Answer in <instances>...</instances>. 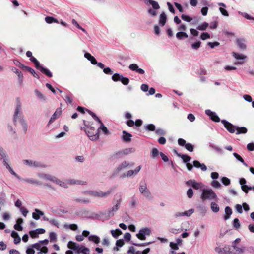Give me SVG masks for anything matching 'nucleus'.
Segmentation results:
<instances>
[{
    "mask_svg": "<svg viewBox=\"0 0 254 254\" xmlns=\"http://www.w3.org/2000/svg\"><path fill=\"white\" fill-rule=\"evenodd\" d=\"M236 130L237 131L236 134H245L247 132V129L245 127H236Z\"/></svg>",
    "mask_w": 254,
    "mask_h": 254,
    "instance_id": "nucleus-35",
    "label": "nucleus"
},
{
    "mask_svg": "<svg viewBox=\"0 0 254 254\" xmlns=\"http://www.w3.org/2000/svg\"><path fill=\"white\" fill-rule=\"evenodd\" d=\"M140 192L147 199H152L153 196L151 193L148 189L145 183H140L139 187Z\"/></svg>",
    "mask_w": 254,
    "mask_h": 254,
    "instance_id": "nucleus-6",
    "label": "nucleus"
},
{
    "mask_svg": "<svg viewBox=\"0 0 254 254\" xmlns=\"http://www.w3.org/2000/svg\"><path fill=\"white\" fill-rule=\"evenodd\" d=\"M129 68L132 70L135 71L137 73L143 74L144 73V70L141 68H139L138 66L135 64H132L129 66Z\"/></svg>",
    "mask_w": 254,
    "mask_h": 254,
    "instance_id": "nucleus-19",
    "label": "nucleus"
},
{
    "mask_svg": "<svg viewBox=\"0 0 254 254\" xmlns=\"http://www.w3.org/2000/svg\"><path fill=\"white\" fill-rule=\"evenodd\" d=\"M221 123L230 133H233L235 132L236 126L233 125L231 123L225 120H221Z\"/></svg>",
    "mask_w": 254,
    "mask_h": 254,
    "instance_id": "nucleus-11",
    "label": "nucleus"
},
{
    "mask_svg": "<svg viewBox=\"0 0 254 254\" xmlns=\"http://www.w3.org/2000/svg\"><path fill=\"white\" fill-rule=\"evenodd\" d=\"M17 76L18 78V82L20 86L22 85L23 83V76L22 72L20 71L17 74Z\"/></svg>",
    "mask_w": 254,
    "mask_h": 254,
    "instance_id": "nucleus-53",
    "label": "nucleus"
},
{
    "mask_svg": "<svg viewBox=\"0 0 254 254\" xmlns=\"http://www.w3.org/2000/svg\"><path fill=\"white\" fill-rule=\"evenodd\" d=\"M193 165L196 168H200L203 171H205L207 170L206 166L203 163H200L197 160H195L193 162Z\"/></svg>",
    "mask_w": 254,
    "mask_h": 254,
    "instance_id": "nucleus-21",
    "label": "nucleus"
},
{
    "mask_svg": "<svg viewBox=\"0 0 254 254\" xmlns=\"http://www.w3.org/2000/svg\"><path fill=\"white\" fill-rule=\"evenodd\" d=\"M210 37V34L207 32H203L200 35V38L202 40H205L206 39H209Z\"/></svg>",
    "mask_w": 254,
    "mask_h": 254,
    "instance_id": "nucleus-57",
    "label": "nucleus"
},
{
    "mask_svg": "<svg viewBox=\"0 0 254 254\" xmlns=\"http://www.w3.org/2000/svg\"><path fill=\"white\" fill-rule=\"evenodd\" d=\"M186 184L189 186H191L194 189L198 190L202 187L203 185L202 183L197 182L194 180H189L186 182Z\"/></svg>",
    "mask_w": 254,
    "mask_h": 254,
    "instance_id": "nucleus-12",
    "label": "nucleus"
},
{
    "mask_svg": "<svg viewBox=\"0 0 254 254\" xmlns=\"http://www.w3.org/2000/svg\"><path fill=\"white\" fill-rule=\"evenodd\" d=\"M20 122L24 132L26 133L27 131L28 126L26 120L24 119L22 110V103L20 98L17 97L16 99V105L13 116V122L14 125L16 124L17 121Z\"/></svg>",
    "mask_w": 254,
    "mask_h": 254,
    "instance_id": "nucleus-1",
    "label": "nucleus"
},
{
    "mask_svg": "<svg viewBox=\"0 0 254 254\" xmlns=\"http://www.w3.org/2000/svg\"><path fill=\"white\" fill-rule=\"evenodd\" d=\"M167 21V16L164 12L161 13L159 16V24L161 26L165 25Z\"/></svg>",
    "mask_w": 254,
    "mask_h": 254,
    "instance_id": "nucleus-22",
    "label": "nucleus"
},
{
    "mask_svg": "<svg viewBox=\"0 0 254 254\" xmlns=\"http://www.w3.org/2000/svg\"><path fill=\"white\" fill-rule=\"evenodd\" d=\"M211 209L213 212L217 213L219 211V207L217 203L212 202L211 203Z\"/></svg>",
    "mask_w": 254,
    "mask_h": 254,
    "instance_id": "nucleus-38",
    "label": "nucleus"
},
{
    "mask_svg": "<svg viewBox=\"0 0 254 254\" xmlns=\"http://www.w3.org/2000/svg\"><path fill=\"white\" fill-rule=\"evenodd\" d=\"M141 166H138L134 170H130L126 172V174L123 175V177H130L133 175H136L141 170Z\"/></svg>",
    "mask_w": 254,
    "mask_h": 254,
    "instance_id": "nucleus-15",
    "label": "nucleus"
},
{
    "mask_svg": "<svg viewBox=\"0 0 254 254\" xmlns=\"http://www.w3.org/2000/svg\"><path fill=\"white\" fill-rule=\"evenodd\" d=\"M67 247L68 248L74 250L76 254H79L80 253L81 247L78 244L72 241H69L67 244Z\"/></svg>",
    "mask_w": 254,
    "mask_h": 254,
    "instance_id": "nucleus-13",
    "label": "nucleus"
},
{
    "mask_svg": "<svg viewBox=\"0 0 254 254\" xmlns=\"http://www.w3.org/2000/svg\"><path fill=\"white\" fill-rule=\"evenodd\" d=\"M225 213L226 215L224 216V219L225 220H226L230 218L232 213V210L229 206H227L225 208Z\"/></svg>",
    "mask_w": 254,
    "mask_h": 254,
    "instance_id": "nucleus-26",
    "label": "nucleus"
},
{
    "mask_svg": "<svg viewBox=\"0 0 254 254\" xmlns=\"http://www.w3.org/2000/svg\"><path fill=\"white\" fill-rule=\"evenodd\" d=\"M84 57L87 58L93 64H96L97 61L95 58L89 53H85Z\"/></svg>",
    "mask_w": 254,
    "mask_h": 254,
    "instance_id": "nucleus-27",
    "label": "nucleus"
},
{
    "mask_svg": "<svg viewBox=\"0 0 254 254\" xmlns=\"http://www.w3.org/2000/svg\"><path fill=\"white\" fill-rule=\"evenodd\" d=\"M177 155L178 157H181L183 159L184 163H188V162H189L191 160V157L186 154H181L180 153H177Z\"/></svg>",
    "mask_w": 254,
    "mask_h": 254,
    "instance_id": "nucleus-28",
    "label": "nucleus"
},
{
    "mask_svg": "<svg viewBox=\"0 0 254 254\" xmlns=\"http://www.w3.org/2000/svg\"><path fill=\"white\" fill-rule=\"evenodd\" d=\"M111 233L113 237L115 238H117L119 235L122 234V231L119 229H117L115 230H112L111 231Z\"/></svg>",
    "mask_w": 254,
    "mask_h": 254,
    "instance_id": "nucleus-33",
    "label": "nucleus"
},
{
    "mask_svg": "<svg viewBox=\"0 0 254 254\" xmlns=\"http://www.w3.org/2000/svg\"><path fill=\"white\" fill-rule=\"evenodd\" d=\"M123 134L124 135L122 136V138L124 141L126 142H130L131 141V138L132 137L131 134L126 131H123Z\"/></svg>",
    "mask_w": 254,
    "mask_h": 254,
    "instance_id": "nucleus-24",
    "label": "nucleus"
},
{
    "mask_svg": "<svg viewBox=\"0 0 254 254\" xmlns=\"http://www.w3.org/2000/svg\"><path fill=\"white\" fill-rule=\"evenodd\" d=\"M45 21L47 23H52L53 22H58L57 19L54 18L53 17L47 16L45 18Z\"/></svg>",
    "mask_w": 254,
    "mask_h": 254,
    "instance_id": "nucleus-43",
    "label": "nucleus"
},
{
    "mask_svg": "<svg viewBox=\"0 0 254 254\" xmlns=\"http://www.w3.org/2000/svg\"><path fill=\"white\" fill-rule=\"evenodd\" d=\"M34 92L36 94L37 97L42 101H45L46 100V97L43 95V94L37 89L34 90Z\"/></svg>",
    "mask_w": 254,
    "mask_h": 254,
    "instance_id": "nucleus-32",
    "label": "nucleus"
},
{
    "mask_svg": "<svg viewBox=\"0 0 254 254\" xmlns=\"http://www.w3.org/2000/svg\"><path fill=\"white\" fill-rule=\"evenodd\" d=\"M80 253L83 254H89L90 250L88 248L85 247L83 246H81Z\"/></svg>",
    "mask_w": 254,
    "mask_h": 254,
    "instance_id": "nucleus-49",
    "label": "nucleus"
},
{
    "mask_svg": "<svg viewBox=\"0 0 254 254\" xmlns=\"http://www.w3.org/2000/svg\"><path fill=\"white\" fill-rule=\"evenodd\" d=\"M245 40L244 38H237L236 40V43L239 49L241 50H246L247 45L245 44Z\"/></svg>",
    "mask_w": 254,
    "mask_h": 254,
    "instance_id": "nucleus-18",
    "label": "nucleus"
},
{
    "mask_svg": "<svg viewBox=\"0 0 254 254\" xmlns=\"http://www.w3.org/2000/svg\"><path fill=\"white\" fill-rule=\"evenodd\" d=\"M239 13L241 14L244 18L247 19L254 20V17H251L247 13L239 12Z\"/></svg>",
    "mask_w": 254,
    "mask_h": 254,
    "instance_id": "nucleus-54",
    "label": "nucleus"
},
{
    "mask_svg": "<svg viewBox=\"0 0 254 254\" xmlns=\"http://www.w3.org/2000/svg\"><path fill=\"white\" fill-rule=\"evenodd\" d=\"M207 45L211 48H214L215 47L218 46L220 45V43L218 42H209L207 43Z\"/></svg>",
    "mask_w": 254,
    "mask_h": 254,
    "instance_id": "nucleus-59",
    "label": "nucleus"
},
{
    "mask_svg": "<svg viewBox=\"0 0 254 254\" xmlns=\"http://www.w3.org/2000/svg\"><path fill=\"white\" fill-rule=\"evenodd\" d=\"M205 113L210 118L215 122H219L220 121L219 117L217 116L216 113L211 111L210 110H205Z\"/></svg>",
    "mask_w": 254,
    "mask_h": 254,
    "instance_id": "nucleus-14",
    "label": "nucleus"
},
{
    "mask_svg": "<svg viewBox=\"0 0 254 254\" xmlns=\"http://www.w3.org/2000/svg\"><path fill=\"white\" fill-rule=\"evenodd\" d=\"M43 215H44V213L38 209H35V212L32 213V217L35 220H39L40 216Z\"/></svg>",
    "mask_w": 254,
    "mask_h": 254,
    "instance_id": "nucleus-23",
    "label": "nucleus"
},
{
    "mask_svg": "<svg viewBox=\"0 0 254 254\" xmlns=\"http://www.w3.org/2000/svg\"><path fill=\"white\" fill-rule=\"evenodd\" d=\"M122 199L121 198V196H120V198L116 201V204L112 207L111 208H110L108 210V216L109 217H113L114 215V212H116L120 207V205Z\"/></svg>",
    "mask_w": 254,
    "mask_h": 254,
    "instance_id": "nucleus-10",
    "label": "nucleus"
},
{
    "mask_svg": "<svg viewBox=\"0 0 254 254\" xmlns=\"http://www.w3.org/2000/svg\"><path fill=\"white\" fill-rule=\"evenodd\" d=\"M211 186L214 188H218L221 186L220 183L218 181L214 180L211 182Z\"/></svg>",
    "mask_w": 254,
    "mask_h": 254,
    "instance_id": "nucleus-64",
    "label": "nucleus"
},
{
    "mask_svg": "<svg viewBox=\"0 0 254 254\" xmlns=\"http://www.w3.org/2000/svg\"><path fill=\"white\" fill-rule=\"evenodd\" d=\"M159 153H160L159 152L158 149L156 148H153L152 150L151 157L153 158H155L158 155Z\"/></svg>",
    "mask_w": 254,
    "mask_h": 254,
    "instance_id": "nucleus-55",
    "label": "nucleus"
},
{
    "mask_svg": "<svg viewBox=\"0 0 254 254\" xmlns=\"http://www.w3.org/2000/svg\"><path fill=\"white\" fill-rule=\"evenodd\" d=\"M25 69L27 70H28L30 73H31L33 75V76L34 77H35L37 79L39 78V76L38 75V74L37 73H36V72L33 68L28 66V67H26Z\"/></svg>",
    "mask_w": 254,
    "mask_h": 254,
    "instance_id": "nucleus-42",
    "label": "nucleus"
},
{
    "mask_svg": "<svg viewBox=\"0 0 254 254\" xmlns=\"http://www.w3.org/2000/svg\"><path fill=\"white\" fill-rule=\"evenodd\" d=\"M176 37L179 40H182L183 38H187L188 37V34L184 32L180 31L177 33Z\"/></svg>",
    "mask_w": 254,
    "mask_h": 254,
    "instance_id": "nucleus-30",
    "label": "nucleus"
},
{
    "mask_svg": "<svg viewBox=\"0 0 254 254\" xmlns=\"http://www.w3.org/2000/svg\"><path fill=\"white\" fill-rule=\"evenodd\" d=\"M22 180L26 183L32 184H36L37 185H41L42 184V182H41L40 181L34 180L32 178H25L23 179Z\"/></svg>",
    "mask_w": 254,
    "mask_h": 254,
    "instance_id": "nucleus-25",
    "label": "nucleus"
},
{
    "mask_svg": "<svg viewBox=\"0 0 254 254\" xmlns=\"http://www.w3.org/2000/svg\"><path fill=\"white\" fill-rule=\"evenodd\" d=\"M120 81H121L124 85H127L129 83V80L128 78L124 77L122 75L121 78L120 79Z\"/></svg>",
    "mask_w": 254,
    "mask_h": 254,
    "instance_id": "nucleus-56",
    "label": "nucleus"
},
{
    "mask_svg": "<svg viewBox=\"0 0 254 254\" xmlns=\"http://www.w3.org/2000/svg\"><path fill=\"white\" fill-rule=\"evenodd\" d=\"M232 55L238 61L234 63L235 65H242L245 63V60L247 59V57L243 54L233 52Z\"/></svg>",
    "mask_w": 254,
    "mask_h": 254,
    "instance_id": "nucleus-8",
    "label": "nucleus"
},
{
    "mask_svg": "<svg viewBox=\"0 0 254 254\" xmlns=\"http://www.w3.org/2000/svg\"><path fill=\"white\" fill-rule=\"evenodd\" d=\"M233 156L240 162L243 163V164L247 167V164L244 161V159L237 153H233Z\"/></svg>",
    "mask_w": 254,
    "mask_h": 254,
    "instance_id": "nucleus-39",
    "label": "nucleus"
},
{
    "mask_svg": "<svg viewBox=\"0 0 254 254\" xmlns=\"http://www.w3.org/2000/svg\"><path fill=\"white\" fill-rule=\"evenodd\" d=\"M200 198L203 201H205L207 199H216L217 197L216 193L211 189H203L202 190Z\"/></svg>",
    "mask_w": 254,
    "mask_h": 254,
    "instance_id": "nucleus-2",
    "label": "nucleus"
},
{
    "mask_svg": "<svg viewBox=\"0 0 254 254\" xmlns=\"http://www.w3.org/2000/svg\"><path fill=\"white\" fill-rule=\"evenodd\" d=\"M37 176L40 178L45 180H49L54 183L55 180L56 178L55 176L45 174V173H38Z\"/></svg>",
    "mask_w": 254,
    "mask_h": 254,
    "instance_id": "nucleus-17",
    "label": "nucleus"
},
{
    "mask_svg": "<svg viewBox=\"0 0 254 254\" xmlns=\"http://www.w3.org/2000/svg\"><path fill=\"white\" fill-rule=\"evenodd\" d=\"M185 148L190 152H192L194 149V146L190 143H188L185 146Z\"/></svg>",
    "mask_w": 254,
    "mask_h": 254,
    "instance_id": "nucleus-50",
    "label": "nucleus"
},
{
    "mask_svg": "<svg viewBox=\"0 0 254 254\" xmlns=\"http://www.w3.org/2000/svg\"><path fill=\"white\" fill-rule=\"evenodd\" d=\"M122 76V75H120L118 73H115L112 76V79L114 81L117 82L120 81V79L121 78Z\"/></svg>",
    "mask_w": 254,
    "mask_h": 254,
    "instance_id": "nucleus-45",
    "label": "nucleus"
},
{
    "mask_svg": "<svg viewBox=\"0 0 254 254\" xmlns=\"http://www.w3.org/2000/svg\"><path fill=\"white\" fill-rule=\"evenodd\" d=\"M99 129L102 130L105 135H109L110 134L109 131L103 124L100 125Z\"/></svg>",
    "mask_w": 254,
    "mask_h": 254,
    "instance_id": "nucleus-44",
    "label": "nucleus"
},
{
    "mask_svg": "<svg viewBox=\"0 0 254 254\" xmlns=\"http://www.w3.org/2000/svg\"><path fill=\"white\" fill-rule=\"evenodd\" d=\"M187 195L188 198H191L193 195V191L191 188H190L187 191Z\"/></svg>",
    "mask_w": 254,
    "mask_h": 254,
    "instance_id": "nucleus-63",
    "label": "nucleus"
},
{
    "mask_svg": "<svg viewBox=\"0 0 254 254\" xmlns=\"http://www.w3.org/2000/svg\"><path fill=\"white\" fill-rule=\"evenodd\" d=\"M209 147L212 149H214V150H215L217 152H218L219 153H222L223 152L222 150L220 148L215 146L213 144H211V143L210 144Z\"/></svg>",
    "mask_w": 254,
    "mask_h": 254,
    "instance_id": "nucleus-62",
    "label": "nucleus"
},
{
    "mask_svg": "<svg viewBox=\"0 0 254 254\" xmlns=\"http://www.w3.org/2000/svg\"><path fill=\"white\" fill-rule=\"evenodd\" d=\"M134 149L132 148H126L118 152L119 154L127 155L134 151Z\"/></svg>",
    "mask_w": 254,
    "mask_h": 254,
    "instance_id": "nucleus-29",
    "label": "nucleus"
},
{
    "mask_svg": "<svg viewBox=\"0 0 254 254\" xmlns=\"http://www.w3.org/2000/svg\"><path fill=\"white\" fill-rule=\"evenodd\" d=\"M145 128L148 131H154L155 130V126L152 124L147 125L145 126Z\"/></svg>",
    "mask_w": 254,
    "mask_h": 254,
    "instance_id": "nucleus-47",
    "label": "nucleus"
},
{
    "mask_svg": "<svg viewBox=\"0 0 254 254\" xmlns=\"http://www.w3.org/2000/svg\"><path fill=\"white\" fill-rule=\"evenodd\" d=\"M201 44V42L200 41H197L191 44V48L194 50H197L200 47Z\"/></svg>",
    "mask_w": 254,
    "mask_h": 254,
    "instance_id": "nucleus-46",
    "label": "nucleus"
},
{
    "mask_svg": "<svg viewBox=\"0 0 254 254\" xmlns=\"http://www.w3.org/2000/svg\"><path fill=\"white\" fill-rule=\"evenodd\" d=\"M232 246L234 248V250H235L236 253L237 254H243L245 252V247H238L235 244H232Z\"/></svg>",
    "mask_w": 254,
    "mask_h": 254,
    "instance_id": "nucleus-31",
    "label": "nucleus"
},
{
    "mask_svg": "<svg viewBox=\"0 0 254 254\" xmlns=\"http://www.w3.org/2000/svg\"><path fill=\"white\" fill-rule=\"evenodd\" d=\"M13 62H14V64L16 66H17L21 68H25V67H27L26 66L22 64H21L18 60H14Z\"/></svg>",
    "mask_w": 254,
    "mask_h": 254,
    "instance_id": "nucleus-58",
    "label": "nucleus"
},
{
    "mask_svg": "<svg viewBox=\"0 0 254 254\" xmlns=\"http://www.w3.org/2000/svg\"><path fill=\"white\" fill-rule=\"evenodd\" d=\"M112 192V190L110 189L108 190L106 192H103L102 191H86L84 192V194H87L92 196L99 198H106Z\"/></svg>",
    "mask_w": 254,
    "mask_h": 254,
    "instance_id": "nucleus-3",
    "label": "nucleus"
},
{
    "mask_svg": "<svg viewBox=\"0 0 254 254\" xmlns=\"http://www.w3.org/2000/svg\"><path fill=\"white\" fill-rule=\"evenodd\" d=\"M64 227L66 228H70V229L72 230H76L77 229V225L76 224H71V225H67V224H65L64 225Z\"/></svg>",
    "mask_w": 254,
    "mask_h": 254,
    "instance_id": "nucleus-52",
    "label": "nucleus"
},
{
    "mask_svg": "<svg viewBox=\"0 0 254 254\" xmlns=\"http://www.w3.org/2000/svg\"><path fill=\"white\" fill-rule=\"evenodd\" d=\"M67 183L70 184H78V185H86L87 183L86 182L81 181L79 180H68Z\"/></svg>",
    "mask_w": 254,
    "mask_h": 254,
    "instance_id": "nucleus-34",
    "label": "nucleus"
},
{
    "mask_svg": "<svg viewBox=\"0 0 254 254\" xmlns=\"http://www.w3.org/2000/svg\"><path fill=\"white\" fill-rule=\"evenodd\" d=\"M215 251L219 254H230L228 247L225 246L224 247H216L214 249Z\"/></svg>",
    "mask_w": 254,
    "mask_h": 254,
    "instance_id": "nucleus-16",
    "label": "nucleus"
},
{
    "mask_svg": "<svg viewBox=\"0 0 254 254\" xmlns=\"http://www.w3.org/2000/svg\"><path fill=\"white\" fill-rule=\"evenodd\" d=\"M88 240L90 241H92L96 244H98L100 242V238L96 235H91L88 237Z\"/></svg>",
    "mask_w": 254,
    "mask_h": 254,
    "instance_id": "nucleus-36",
    "label": "nucleus"
},
{
    "mask_svg": "<svg viewBox=\"0 0 254 254\" xmlns=\"http://www.w3.org/2000/svg\"><path fill=\"white\" fill-rule=\"evenodd\" d=\"M208 26V23L204 22L202 24L198 25L196 29L198 30L204 31L206 29Z\"/></svg>",
    "mask_w": 254,
    "mask_h": 254,
    "instance_id": "nucleus-40",
    "label": "nucleus"
},
{
    "mask_svg": "<svg viewBox=\"0 0 254 254\" xmlns=\"http://www.w3.org/2000/svg\"><path fill=\"white\" fill-rule=\"evenodd\" d=\"M134 163H129L127 161H124L121 164H120L118 167L117 168V170L118 171H120L123 169L127 167L128 166H134Z\"/></svg>",
    "mask_w": 254,
    "mask_h": 254,
    "instance_id": "nucleus-20",
    "label": "nucleus"
},
{
    "mask_svg": "<svg viewBox=\"0 0 254 254\" xmlns=\"http://www.w3.org/2000/svg\"><path fill=\"white\" fill-rule=\"evenodd\" d=\"M147 5L150 4L152 6V8H149L148 9V13L152 17H155L157 15V13L156 10L160 8V6L157 1L152 0H148L145 1Z\"/></svg>",
    "mask_w": 254,
    "mask_h": 254,
    "instance_id": "nucleus-4",
    "label": "nucleus"
},
{
    "mask_svg": "<svg viewBox=\"0 0 254 254\" xmlns=\"http://www.w3.org/2000/svg\"><path fill=\"white\" fill-rule=\"evenodd\" d=\"M41 68V70H40V71L42 73L45 74L46 76H47L49 77H52V74L49 69H48L47 68H44V67L43 68Z\"/></svg>",
    "mask_w": 254,
    "mask_h": 254,
    "instance_id": "nucleus-41",
    "label": "nucleus"
},
{
    "mask_svg": "<svg viewBox=\"0 0 254 254\" xmlns=\"http://www.w3.org/2000/svg\"><path fill=\"white\" fill-rule=\"evenodd\" d=\"M85 131L91 140H96L99 137V129L95 130V128L93 127H89L87 126Z\"/></svg>",
    "mask_w": 254,
    "mask_h": 254,
    "instance_id": "nucleus-5",
    "label": "nucleus"
},
{
    "mask_svg": "<svg viewBox=\"0 0 254 254\" xmlns=\"http://www.w3.org/2000/svg\"><path fill=\"white\" fill-rule=\"evenodd\" d=\"M49 238L51 241H56L57 240L56 234L55 232L50 233Z\"/></svg>",
    "mask_w": 254,
    "mask_h": 254,
    "instance_id": "nucleus-61",
    "label": "nucleus"
},
{
    "mask_svg": "<svg viewBox=\"0 0 254 254\" xmlns=\"http://www.w3.org/2000/svg\"><path fill=\"white\" fill-rule=\"evenodd\" d=\"M54 183L62 187H64L65 188H66L68 187V186L66 183L61 181L60 180L58 179L57 178H56Z\"/></svg>",
    "mask_w": 254,
    "mask_h": 254,
    "instance_id": "nucleus-37",
    "label": "nucleus"
},
{
    "mask_svg": "<svg viewBox=\"0 0 254 254\" xmlns=\"http://www.w3.org/2000/svg\"><path fill=\"white\" fill-rule=\"evenodd\" d=\"M151 230L148 228H144L139 230V233L136 234V237L140 240H144L146 239V235H150Z\"/></svg>",
    "mask_w": 254,
    "mask_h": 254,
    "instance_id": "nucleus-9",
    "label": "nucleus"
},
{
    "mask_svg": "<svg viewBox=\"0 0 254 254\" xmlns=\"http://www.w3.org/2000/svg\"><path fill=\"white\" fill-rule=\"evenodd\" d=\"M233 225V226L236 229L239 228L240 227V224L238 218H235L234 219Z\"/></svg>",
    "mask_w": 254,
    "mask_h": 254,
    "instance_id": "nucleus-60",
    "label": "nucleus"
},
{
    "mask_svg": "<svg viewBox=\"0 0 254 254\" xmlns=\"http://www.w3.org/2000/svg\"><path fill=\"white\" fill-rule=\"evenodd\" d=\"M181 18L183 20H184L186 22H190L193 20V19L191 17L189 16L188 15H185V14H182L181 15Z\"/></svg>",
    "mask_w": 254,
    "mask_h": 254,
    "instance_id": "nucleus-51",
    "label": "nucleus"
},
{
    "mask_svg": "<svg viewBox=\"0 0 254 254\" xmlns=\"http://www.w3.org/2000/svg\"><path fill=\"white\" fill-rule=\"evenodd\" d=\"M221 182L225 186H228L230 184V180L226 177H223L221 178Z\"/></svg>",
    "mask_w": 254,
    "mask_h": 254,
    "instance_id": "nucleus-48",
    "label": "nucleus"
},
{
    "mask_svg": "<svg viewBox=\"0 0 254 254\" xmlns=\"http://www.w3.org/2000/svg\"><path fill=\"white\" fill-rule=\"evenodd\" d=\"M23 162L25 164L31 167L44 168L47 167L46 165L40 161L25 159L23 160Z\"/></svg>",
    "mask_w": 254,
    "mask_h": 254,
    "instance_id": "nucleus-7",
    "label": "nucleus"
}]
</instances>
